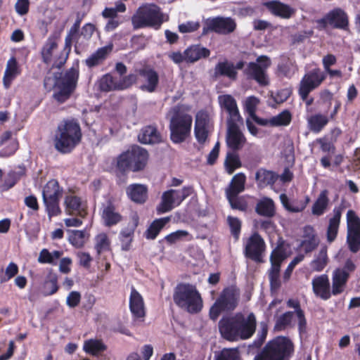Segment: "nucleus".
<instances>
[{
	"instance_id": "1",
	"label": "nucleus",
	"mask_w": 360,
	"mask_h": 360,
	"mask_svg": "<svg viewBox=\"0 0 360 360\" xmlns=\"http://www.w3.org/2000/svg\"><path fill=\"white\" fill-rule=\"evenodd\" d=\"M221 337L230 342L250 339L255 334L257 319L254 313L237 312L224 316L218 323Z\"/></svg>"
},
{
	"instance_id": "2",
	"label": "nucleus",
	"mask_w": 360,
	"mask_h": 360,
	"mask_svg": "<svg viewBox=\"0 0 360 360\" xmlns=\"http://www.w3.org/2000/svg\"><path fill=\"white\" fill-rule=\"evenodd\" d=\"M148 158L147 150L137 145L131 146L116 157L112 163L116 184L122 186L127 184L129 171H143L148 164Z\"/></svg>"
},
{
	"instance_id": "3",
	"label": "nucleus",
	"mask_w": 360,
	"mask_h": 360,
	"mask_svg": "<svg viewBox=\"0 0 360 360\" xmlns=\"http://www.w3.org/2000/svg\"><path fill=\"white\" fill-rule=\"evenodd\" d=\"M82 139V132L79 123L75 119L64 120L57 127L54 147L62 154L70 153Z\"/></svg>"
},
{
	"instance_id": "4",
	"label": "nucleus",
	"mask_w": 360,
	"mask_h": 360,
	"mask_svg": "<svg viewBox=\"0 0 360 360\" xmlns=\"http://www.w3.org/2000/svg\"><path fill=\"white\" fill-rule=\"evenodd\" d=\"M173 300L177 307L191 314L200 313L203 307V300L196 286L188 283L177 284Z\"/></svg>"
},
{
	"instance_id": "5",
	"label": "nucleus",
	"mask_w": 360,
	"mask_h": 360,
	"mask_svg": "<svg viewBox=\"0 0 360 360\" xmlns=\"http://www.w3.org/2000/svg\"><path fill=\"white\" fill-rule=\"evenodd\" d=\"M168 20L161 8L155 4H147L138 8L131 17V23L134 29L153 27L159 29L162 24Z\"/></svg>"
},
{
	"instance_id": "6",
	"label": "nucleus",
	"mask_w": 360,
	"mask_h": 360,
	"mask_svg": "<svg viewBox=\"0 0 360 360\" xmlns=\"http://www.w3.org/2000/svg\"><path fill=\"white\" fill-rule=\"evenodd\" d=\"M79 71L78 67H72L63 75L56 77L53 98L60 104L66 102L77 88Z\"/></svg>"
},
{
	"instance_id": "7",
	"label": "nucleus",
	"mask_w": 360,
	"mask_h": 360,
	"mask_svg": "<svg viewBox=\"0 0 360 360\" xmlns=\"http://www.w3.org/2000/svg\"><path fill=\"white\" fill-rule=\"evenodd\" d=\"M240 290L236 286L225 288L217 298L209 311L210 319L216 321L222 312H230L237 307Z\"/></svg>"
},
{
	"instance_id": "8",
	"label": "nucleus",
	"mask_w": 360,
	"mask_h": 360,
	"mask_svg": "<svg viewBox=\"0 0 360 360\" xmlns=\"http://www.w3.org/2000/svg\"><path fill=\"white\" fill-rule=\"evenodd\" d=\"M192 116L187 113L174 114L169 122L170 140L175 144L186 141L191 136Z\"/></svg>"
},
{
	"instance_id": "9",
	"label": "nucleus",
	"mask_w": 360,
	"mask_h": 360,
	"mask_svg": "<svg viewBox=\"0 0 360 360\" xmlns=\"http://www.w3.org/2000/svg\"><path fill=\"white\" fill-rule=\"evenodd\" d=\"M194 193L193 186H185L181 189H169L165 191L161 197V202L156 207L158 214L171 211L188 197Z\"/></svg>"
},
{
	"instance_id": "10",
	"label": "nucleus",
	"mask_w": 360,
	"mask_h": 360,
	"mask_svg": "<svg viewBox=\"0 0 360 360\" xmlns=\"http://www.w3.org/2000/svg\"><path fill=\"white\" fill-rule=\"evenodd\" d=\"M210 55V51L200 44H193L187 47L183 53L173 51L168 53V58L175 64L194 63L201 59L207 58Z\"/></svg>"
},
{
	"instance_id": "11",
	"label": "nucleus",
	"mask_w": 360,
	"mask_h": 360,
	"mask_svg": "<svg viewBox=\"0 0 360 360\" xmlns=\"http://www.w3.org/2000/svg\"><path fill=\"white\" fill-rule=\"evenodd\" d=\"M266 248L264 240L257 232H255L244 243L243 253L246 258L257 263H262Z\"/></svg>"
},
{
	"instance_id": "12",
	"label": "nucleus",
	"mask_w": 360,
	"mask_h": 360,
	"mask_svg": "<svg viewBox=\"0 0 360 360\" xmlns=\"http://www.w3.org/2000/svg\"><path fill=\"white\" fill-rule=\"evenodd\" d=\"M326 78V73L319 68L307 71L300 83L298 91L301 98L306 100L309 93L318 88Z\"/></svg>"
},
{
	"instance_id": "13",
	"label": "nucleus",
	"mask_w": 360,
	"mask_h": 360,
	"mask_svg": "<svg viewBox=\"0 0 360 360\" xmlns=\"http://www.w3.org/2000/svg\"><path fill=\"white\" fill-rule=\"evenodd\" d=\"M347 242L349 250L356 252L360 249V218L349 210L347 213Z\"/></svg>"
},
{
	"instance_id": "14",
	"label": "nucleus",
	"mask_w": 360,
	"mask_h": 360,
	"mask_svg": "<svg viewBox=\"0 0 360 360\" xmlns=\"http://www.w3.org/2000/svg\"><path fill=\"white\" fill-rule=\"evenodd\" d=\"M288 256V248L284 243L278 245L271 252V292L281 285L282 282L279 276L280 266Z\"/></svg>"
},
{
	"instance_id": "15",
	"label": "nucleus",
	"mask_w": 360,
	"mask_h": 360,
	"mask_svg": "<svg viewBox=\"0 0 360 360\" xmlns=\"http://www.w3.org/2000/svg\"><path fill=\"white\" fill-rule=\"evenodd\" d=\"M206 27H203V33L211 31L219 34H229L234 32L236 28V23L230 17L217 16L210 18L206 20Z\"/></svg>"
},
{
	"instance_id": "16",
	"label": "nucleus",
	"mask_w": 360,
	"mask_h": 360,
	"mask_svg": "<svg viewBox=\"0 0 360 360\" xmlns=\"http://www.w3.org/2000/svg\"><path fill=\"white\" fill-rule=\"evenodd\" d=\"M294 345L289 338L278 336L271 340V360H290Z\"/></svg>"
},
{
	"instance_id": "17",
	"label": "nucleus",
	"mask_w": 360,
	"mask_h": 360,
	"mask_svg": "<svg viewBox=\"0 0 360 360\" xmlns=\"http://www.w3.org/2000/svg\"><path fill=\"white\" fill-rule=\"evenodd\" d=\"M317 23L321 28L330 25L334 28L347 30L349 19L347 14L342 9L338 8L328 12L323 18L318 20Z\"/></svg>"
},
{
	"instance_id": "18",
	"label": "nucleus",
	"mask_w": 360,
	"mask_h": 360,
	"mask_svg": "<svg viewBox=\"0 0 360 360\" xmlns=\"http://www.w3.org/2000/svg\"><path fill=\"white\" fill-rule=\"evenodd\" d=\"M136 72L145 81L139 87L141 90L148 93H153L157 90L160 78L158 72L153 68L146 65L136 69Z\"/></svg>"
},
{
	"instance_id": "19",
	"label": "nucleus",
	"mask_w": 360,
	"mask_h": 360,
	"mask_svg": "<svg viewBox=\"0 0 360 360\" xmlns=\"http://www.w3.org/2000/svg\"><path fill=\"white\" fill-rule=\"evenodd\" d=\"M80 38L79 32L70 27L65 39L63 49L60 51V54L53 63V68L60 69L65 64L69 54L71 52L72 41H75L77 44Z\"/></svg>"
},
{
	"instance_id": "20",
	"label": "nucleus",
	"mask_w": 360,
	"mask_h": 360,
	"mask_svg": "<svg viewBox=\"0 0 360 360\" xmlns=\"http://www.w3.org/2000/svg\"><path fill=\"white\" fill-rule=\"evenodd\" d=\"M238 122L227 121L228 132L226 138V143L229 148L233 151L240 150L245 141L246 139L239 129Z\"/></svg>"
},
{
	"instance_id": "21",
	"label": "nucleus",
	"mask_w": 360,
	"mask_h": 360,
	"mask_svg": "<svg viewBox=\"0 0 360 360\" xmlns=\"http://www.w3.org/2000/svg\"><path fill=\"white\" fill-rule=\"evenodd\" d=\"M66 214L84 218L87 215V207L81 197L76 195H68L64 200Z\"/></svg>"
},
{
	"instance_id": "22",
	"label": "nucleus",
	"mask_w": 360,
	"mask_h": 360,
	"mask_svg": "<svg viewBox=\"0 0 360 360\" xmlns=\"http://www.w3.org/2000/svg\"><path fill=\"white\" fill-rule=\"evenodd\" d=\"M311 285L314 293L321 299L328 300L333 295V288H330L329 278L326 274L315 276Z\"/></svg>"
},
{
	"instance_id": "23",
	"label": "nucleus",
	"mask_w": 360,
	"mask_h": 360,
	"mask_svg": "<svg viewBox=\"0 0 360 360\" xmlns=\"http://www.w3.org/2000/svg\"><path fill=\"white\" fill-rule=\"evenodd\" d=\"M266 68V66L250 62L244 70V74L248 79L256 81L260 86H265L268 84Z\"/></svg>"
},
{
	"instance_id": "24",
	"label": "nucleus",
	"mask_w": 360,
	"mask_h": 360,
	"mask_svg": "<svg viewBox=\"0 0 360 360\" xmlns=\"http://www.w3.org/2000/svg\"><path fill=\"white\" fill-rule=\"evenodd\" d=\"M218 99L221 108L225 110L229 115L227 121L242 122L243 119L240 115L236 101L232 96L222 95L219 96Z\"/></svg>"
},
{
	"instance_id": "25",
	"label": "nucleus",
	"mask_w": 360,
	"mask_h": 360,
	"mask_svg": "<svg viewBox=\"0 0 360 360\" xmlns=\"http://www.w3.org/2000/svg\"><path fill=\"white\" fill-rule=\"evenodd\" d=\"M126 194L133 202L143 205L148 198V186L141 184H131L126 188Z\"/></svg>"
},
{
	"instance_id": "26",
	"label": "nucleus",
	"mask_w": 360,
	"mask_h": 360,
	"mask_svg": "<svg viewBox=\"0 0 360 360\" xmlns=\"http://www.w3.org/2000/svg\"><path fill=\"white\" fill-rule=\"evenodd\" d=\"M129 309L136 319H143L146 316L143 298L134 286L131 288Z\"/></svg>"
},
{
	"instance_id": "27",
	"label": "nucleus",
	"mask_w": 360,
	"mask_h": 360,
	"mask_svg": "<svg viewBox=\"0 0 360 360\" xmlns=\"http://www.w3.org/2000/svg\"><path fill=\"white\" fill-rule=\"evenodd\" d=\"M101 216L104 225L108 227L117 224L122 219V216L116 211V207L112 200H108L103 205Z\"/></svg>"
},
{
	"instance_id": "28",
	"label": "nucleus",
	"mask_w": 360,
	"mask_h": 360,
	"mask_svg": "<svg viewBox=\"0 0 360 360\" xmlns=\"http://www.w3.org/2000/svg\"><path fill=\"white\" fill-rule=\"evenodd\" d=\"M209 116L205 112H198L195 117L194 133L198 142L203 144L208 137Z\"/></svg>"
},
{
	"instance_id": "29",
	"label": "nucleus",
	"mask_w": 360,
	"mask_h": 360,
	"mask_svg": "<svg viewBox=\"0 0 360 360\" xmlns=\"http://www.w3.org/2000/svg\"><path fill=\"white\" fill-rule=\"evenodd\" d=\"M115 70L116 72L120 76V82L122 85V91L130 89L133 85L137 84L139 75L136 72L129 73L126 75L127 72V68L122 62H117L115 64Z\"/></svg>"
},
{
	"instance_id": "30",
	"label": "nucleus",
	"mask_w": 360,
	"mask_h": 360,
	"mask_svg": "<svg viewBox=\"0 0 360 360\" xmlns=\"http://www.w3.org/2000/svg\"><path fill=\"white\" fill-rule=\"evenodd\" d=\"M286 305L288 308L293 309V315L296 316L297 329L300 335L305 334L307 331V322L305 317L304 311L300 307V302L297 299L290 298Z\"/></svg>"
},
{
	"instance_id": "31",
	"label": "nucleus",
	"mask_w": 360,
	"mask_h": 360,
	"mask_svg": "<svg viewBox=\"0 0 360 360\" xmlns=\"http://www.w3.org/2000/svg\"><path fill=\"white\" fill-rule=\"evenodd\" d=\"M319 240L313 226L307 225L303 228L302 240L300 247L306 252L313 251L319 245Z\"/></svg>"
},
{
	"instance_id": "32",
	"label": "nucleus",
	"mask_w": 360,
	"mask_h": 360,
	"mask_svg": "<svg viewBox=\"0 0 360 360\" xmlns=\"http://www.w3.org/2000/svg\"><path fill=\"white\" fill-rule=\"evenodd\" d=\"M112 50V46L108 45L98 49L84 61L89 68H93L103 63Z\"/></svg>"
},
{
	"instance_id": "33",
	"label": "nucleus",
	"mask_w": 360,
	"mask_h": 360,
	"mask_svg": "<svg viewBox=\"0 0 360 360\" xmlns=\"http://www.w3.org/2000/svg\"><path fill=\"white\" fill-rule=\"evenodd\" d=\"M138 139L143 144H155L160 143L162 137L155 126L148 125L141 129Z\"/></svg>"
},
{
	"instance_id": "34",
	"label": "nucleus",
	"mask_w": 360,
	"mask_h": 360,
	"mask_svg": "<svg viewBox=\"0 0 360 360\" xmlns=\"http://www.w3.org/2000/svg\"><path fill=\"white\" fill-rule=\"evenodd\" d=\"M245 183L246 176L244 173L240 172L235 174L225 190L226 197L236 196L243 192L245 189Z\"/></svg>"
},
{
	"instance_id": "35",
	"label": "nucleus",
	"mask_w": 360,
	"mask_h": 360,
	"mask_svg": "<svg viewBox=\"0 0 360 360\" xmlns=\"http://www.w3.org/2000/svg\"><path fill=\"white\" fill-rule=\"evenodd\" d=\"M21 73V70L18 65L15 56H12L7 62L6 68L3 77V84L5 89L10 88L13 79Z\"/></svg>"
},
{
	"instance_id": "36",
	"label": "nucleus",
	"mask_w": 360,
	"mask_h": 360,
	"mask_svg": "<svg viewBox=\"0 0 360 360\" xmlns=\"http://www.w3.org/2000/svg\"><path fill=\"white\" fill-rule=\"evenodd\" d=\"M58 37L56 34L50 35L43 45L41 50L42 62L49 65L53 60V51L58 48Z\"/></svg>"
},
{
	"instance_id": "37",
	"label": "nucleus",
	"mask_w": 360,
	"mask_h": 360,
	"mask_svg": "<svg viewBox=\"0 0 360 360\" xmlns=\"http://www.w3.org/2000/svg\"><path fill=\"white\" fill-rule=\"evenodd\" d=\"M333 213V217L329 219L326 232L327 240L329 243L334 241L337 237L342 216V209L335 207Z\"/></svg>"
},
{
	"instance_id": "38",
	"label": "nucleus",
	"mask_w": 360,
	"mask_h": 360,
	"mask_svg": "<svg viewBox=\"0 0 360 360\" xmlns=\"http://www.w3.org/2000/svg\"><path fill=\"white\" fill-rule=\"evenodd\" d=\"M99 89L103 92L122 91L120 77L107 73L101 77L98 82Z\"/></svg>"
},
{
	"instance_id": "39",
	"label": "nucleus",
	"mask_w": 360,
	"mask_h": 360,
	"mask_svg": "<svg viewBox=\"0 0 360 360\" xmlns=\"http://www.w3.org/2000/svg\"><path fill=\"white\" fill-rule=\"evenodd\" d=\"M215 77H226L231 80L237 79L238 72L236 71L234 64L227 60L219 62L214 68Z\"/></svg>"
},
{
	"instance_id": "40",
	"label": "nucleus",
	"mask_w": 360,
	"mask_h": 360,
	"mask_svg": "<svg viewBox=\"0 0 360 360\" xmlns=\"http://www.w3.org/2000/svg\"><path fill=\"white\" fill-rule=\"evenodd\" d=\"M349 277L344 271L335 269L332 274L333 295L336 296L344 292Z\"/></svg>"
},
{
	"instance_id": "41",
	"label": "nucleus",
	"mask_w": 360,
	"mask_h": 360,
	"mask_svg": "<svg viewBox=\"0 0 360 360\" xmlns=\"http://www.w3.org/2000/svg\"><path fill=\"white\" fill-rule=\"evenodd\" d=\"M170 220L171 217H165L153 221L144 233L145 238L148 240H155Z\"/></svg>"
},
{
	"instance_id": "42",
	"label": "nucleus",
	"mask_w": 360,
	"mask_h": 360,
	"mask_svg": "<svg viewBox=\"0 0 360 360\" xmlns=\"http://www.w3.org/2000/svg\"><path fill=\"white\" fill-rule=\"evenodd\" d=\"M63 195V188L60 186L58 181L52 179L49 180L43 187L42 199H60Z\"/></svg>"
},
{
	"instance_id": "43",
	"label": "nucleus",
	"mask_w": 360,
	"mask_h": 360,
	"mask_svg": "<svg viewBox=\"0 0 360 360\" xmlns=\"http://www.w3.org/2000/svg\"><path fill=\"white\" fill-rule=\"evenodd\" d=\"M328 193V191L326 189L323 190L319 193L311 207L313 215L320 217L326 212L330 203Z\"/></svg>"
},
{
	"instance_id": "44",
	"label": "nucleus",
	"mask_w": 360,
	"mask_h": 360,
	"mask_svg": "<svg viewBox=\"0 0 360 360\" xmlns=\"http://www.w3.org/2000/svg\"><path fill=\"white\" fill-rule=\"evenodd\" d=\"M295 319L296 316L293 315L291 311H286L280 316H276L274 330L279 332L293 327L295 326Z\"/></svg>"
},
{
	"instance_id": "45",
	"label": "nucleus",
	"mask_w": 360,
	"mask_h": 360,
	"mask_svg": "<svg viewBox=\"0 0 360 360\" xmlns=\"http://www.w3.org/2000/svg\"><path fill=\"white\" fill-rule=\"evenodd\" d=\"M84 351L92 356H98L107 349V346L100 339H89L84 341Z\"/></svg>"
},
{
	"instance_id": "46",
	"label": "nucleus",
	"mask_w": 360,
	"mask_h": 360,
	"mask_svg": "<svg viewBox=\"0 0 360 360\" xmlns=\"http://www.w3.org/2000/svg\"><path fill=\"white\" fill-rule=\"evenodd\" d=\"M295 9L279 1H271V13L282 18L288 19L295 13Z\"/></svg>"
},
{
	"instance_id": "47",
	"label": "nucleus",
	"mask_w": 360,
	"mask_h": 360,
	"mask_svg": "<svg viewBox=\"0 0 360 360\" xmlns=\"http://www.w3.org/2000/svg\"><path fill=\"white\" fill-rule=\"evenodd\" d=\"M58 275L51 270L43 283L44 294L46 296L52 295L58 290Z\"/></svg>"
},
{
	"instance_id": "48",
	"label": "nucleus",
	"mask_w": 360,
	"mask_h": 360,
	"mask_svg": "<svg viewBox=\"0 0 360 360\" xmlns=\"http://www.w3.org/2000/svg\"><path fill=\"white\" fill-rule=\"evenodd\" d=\"M309 129L314 133H319L328 124V118L322 114H316L310 116L308 120Z\"/></svg>"
},
{
	"instance_id": "49",
	"label": "nucleus",
	"mask_w": 360,
	"mask_h": 360,
	"mask_svg": "<svg viewBox=\"0 0 360 360\" xmlns=\"http://www.w3.org/2000/svg\"><path fill=\"white\" fill-rule=\"evenodd\" d=\"M280 200L283 205V206L285 207V210L288 211L292 212H300L302 210H304L307 206V204L308 203L309 198L308 197L306 198V202H300V203H295V202H290L288 196L282 193L280 195Z\"/></svg>"
},
{
	"instance_id": "50",
	"label": "nucleus",
	"mask_w": 360,
	"mask_h": 360,
	"mask_svg": "<svg viewBox=\"0 0 360 360\" xmlns=\"http://www.w3.org/2000/svg\"><path fill=\"white\" fill-rule=\"evenodd\" d=\"M297 71L294 61L290 58H284L278 65V73L287 77H291Z\"/></svg>"
},
{
	"instance_id": "51",
	"label": "nucleus",
	"mask_w": 360,
	"mask_h": 360,
	"mask_svg": "<svg viewBox=\"0 0 360 360\" xmlns=\"http://www.w3.org/2000/svg\"><path fill=\"white\" fill-rule=\"evenodd\" d=\"M94 248L98 255L111 250L110 240L106 233H101L96 236Z\"/></svg>"
},
{
	"instance_id": "52",
	"label": "nucleus",
	"mask_w": 360,
	"mask_h": 360,
	"mask_svg": "<svg viewBox=\"0 0 360 360\" xmlns=\"http://www.w3.org/2000/svg\"><path fill=\"white\" fill-rule=\"evenodd\" d=\"M328 255L326 248H323L319 251L318 255L310 263L311 269L314 271H321L327 265Z\"/></svg>"
},
{
	"instance_id": "53",
	"label": "nucleus",
	"mask_w": 360,
	"mask_h": 360,
	"mask_svg": "<svg viewBox=\"0 0 360 360\" xmlns=\"http://www.w3.org/2000/svg\"><path fill=\"white\" fill-rule=\"evenodd\" d=\"M224 166L226 172L232 174L236 169L242 167V163L238 154L228 153L225 159Z\"/></svg>"
},
{
	"instance_id": "54",
	"label": "nucleus",
	"mask_w": 360,
	"mask_h": 360,
	"mask_svg": "<svg viewBox=\"0 0 360 360\" xmlns=\"http://www.w3.org/2000/svg\"><path fill=\"white\" fill-rule=\"evenodd\" d=\"M60 199H44L43 202L45 206L46 212L49 218L56 217L62 213L60 207Z\"/></svg>"
},
{
	"instance_id": "55",
	"label": "nucleus",
	"mask_w": 360,
	"mask_h": 360,
	"mask_svg": "<svg viewBox=\"0 0 360 360\" xmlns=\"http://www.w3.org/2000/svg\"><path fill=\"white\" fill-rule=\"evenodd\" d=\"M227 200L233 210H238L246 212L248 208V203L245 195L227 196Z\"/></svg>"
},
{
	"instance_id": "56",
	"label": "nucleus",
	"mask_w": 360,
	"mask_h": 360,
	"mask_svg": "<svg viewBox=\"0 0 360 360\" xmlns=\"http://www.w3.org/2000/svg\"><path fill=\"white\" fill-rule=\"evenodd\" d=\"M255 180L257 187L260 189L270 184V171L261 168L255 174Z\"/></svg>"
},
{
	"instance_id": "57",
	"label": "nucleus",
	"mask_w": 360,
	"mask_h": 360,
	"mask_svg": "<svg viewBox=\"0 0 360 360\" xmlns=\"http://www.w3.org/2000/svg\"><path fill=\"white\" fill-rule=\"evenodd\" d=\"M291 118L290 112L285 110L278 115L271 117V126H287L290 124Z\"/></svg>"
},
{
	"instance_id": "58",
	"label": "nucleus",
	"mask_w": 360,
	"mask_h": 360,
	"mask_svg": "<svg viewBox=\"0 0 360 360\" xmlns=\"http://www.w3.org/2000/svg\"><path fill=\"white\" fill-rule=\"evenodd\" d=\"M69 241L75 248H82L85 243V231L80 230L72 231L69 236Z\"/></svg>"
},
{
	"instance_id": "59",
	"label": "nucleus",
	"mask_w": 360,
	"mask_h": 360,
	"mask_svg": "<svg viewBox=\"0 0 360 360\" xmlns=\"http://www.w3.org/2000/svg\"><path fill=\"white\" fill-rule=\"evenodd\" d=\"M227 222L232 236L236 240H238L241 231V221L237 217L229 216L227 217Z\"/></svg>"
},
{
	"instance_id": "60",
	"label": "nucleus",
	"mask_w": 360,
	"mask_h": 360,
	"mask_svg": "<svg viewBox=\"0 0 360 360\" xmlns=\"http://www.w3.org/2000/svg\"><path fill=\"white\" fill-rule=\"evenodd\" d=\"M281 154L285 157L288 166H292L295 162L294 146L290 140L285 141V148Z\"/></svg>"
},
{
	"instance_id": "61",
	"label": "nucleus",
	"mask_w": 360,
	"mask_h": 360,
	"mask_svg": "<svg viewBox=\"0 0 360 360\" xmlns=\"http://www.w3.org/2000/svg\"><path fill=\"white\" fill-rule=\"evenodd\" d=\"M255 212L261 216L270 217V198L265 197L256 205Z\"/></svg>"
},
{
	"instance_id": "62",
	"label": "nucleus",
	"mask_w": 360,
	"mask_h": 360,
	"mask_svg": "<svg viewBox=\"0 0 360 360\" xmlns=\"http://www.w3.org/2000/svg\"><path fill=\"white\" fill-rule=\"evenodd\" d=\"M19 271L18 265L14 262H10L5 270L4 276L0 278V282L1 283H5L11 280L12 278L15 276Z\"/></svg>"
},
{
	"instance_id": "63",
	"label": "nucleus",
	"mask_w": 360,
	"mask_h": 360,
	"mask_svg": "<svg viewBox=\"0 0 360 360\" xmlns=\"http://www.w3.org/2000/svg\"><path fill=\"white\" fill-rule=\"evenodd\" d=\"M259 103V100L255 96H249L245 102V110L249 115V117L256 114L257 107Z\"/></svg>"
},
{
	"instance_id": "64",
	"label": "nucleus",
	"mask_w": 360,
	"mask_h": 360,
	"mask_svg": "<svg viewBox=\"0 0 360 360\" xmlns=\"http://www.w3.org/2000/svg\"><path fill=\"white\" fill-rule=\"evenodd\" d=\"M190 234L187 231L178 230L172 232L165 237V240L169 244H174L181 240L184 237L188 236Z\"/></svg>"
}]
</instances>
